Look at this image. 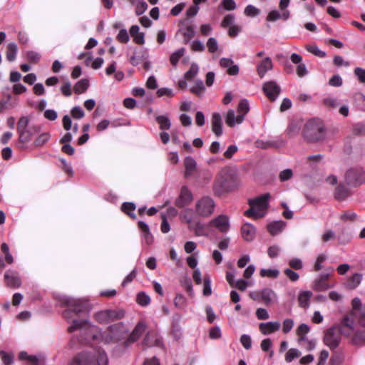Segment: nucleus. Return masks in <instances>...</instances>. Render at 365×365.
<instances>
[{
	"mask_svg": "<svg viewBox=\"0 0 365 365\" xmlns=\"http://www.w3.org/2000/svg\"><path fill=\"white\" fill-rule=\"evenodd\" d=\"M62 306L68 307L63 316L72 324L68 328L69 332L80 331L79 341L84 344H97L100 339L107 344L116 343L127 336V329L122 323L110 326L101 334L97 327L91 325L83 317L88 312V305L86 299H76L68 296L60 297Z\"/></svg>",
	"mask_w": 365,
	"mask_h": 365,
	"instance_id": "nucleus-1",
	"label": "nucleus"
},
{
	"mask_svg": "<svg viewBox=\"0 0 365 365\" xmlns=\"http://www.w3.org/2000/svg\"><path fill=\"white\" fill-rule=\"evenodd\" d=\"M240 342L245 349H250L252 346L251 337L247 334H242L240 337Z\"/></svg>",
	"mask_w": 365,
	"mask_h": 365,
	"instance_id": "nucleus-60",
	"label": "nucleus"
},
{
	"mask_svg": "<svg viewBox=\"0 0 365 365\" xmlns=\"http://www.w3.org/2000/svg\"><path fill=\"white\" fill-rule=\"evenodd\" d=\"M215 202L214 200L208 196L199 199L195 204V212L197 215L202 217H208L215 210Z\"/></svg>",
	"mask_w": 365,
	"mask_h": 365,
	"instance_id": "nucleus-5",
	"label": "nucleus"
},
{
	"mask_svg": "<svg viewBox=\"0 0 365 365\" xmlns=\"http://www.w3.org/2000/svg\"><path fill=\"white\" fill-rule=\"evenodd\" d=\"M235 17L234 14H227L226 15L222 21L221 22V26L223 28L230 27L233 24V22L235 21Z\"/></svg>",
	"mask_w": 365,
	"mask_h": 365,
	"instance_id": "nucleus-55",
	"label": "nucleus"
},
{
	"mask_svg": "<svg viewBox=\"0 0 365 365\" xmlns=\"http://www.w3.org/2000/svg\"><path fill=\"white\" fill-rule=\"evenodd\" d=\"M212 130L217 136L222 134V122L220 113H214L212 115Z\"/></svg>",
	"mask_w": 365,
	"mask_h": 365,
	"instance_id": "nucleus-22",
	"label": "nucleus"
},
{
	"mask_svg": "<svg viewBox=\"0 0 365 365\" xmlns=\"http://www.w3.org/2000/svg\"><path fill=\"white\" fill-rule=\"evenodd\" d=\"M192 194L187 187L183 186L181 188L180 195L175 201L176 206L183 207L191 203L192 201Z\"/></svg>",
	"mask_w": 365,
	"mask_h": 365,
	"instance_id": "nucleus-13",
	"label": "nucleus"
},
{
	"mask_svg": "<svg viewBox=\"0 0 365 365\" xmlns=\"http://www.w3.org/2000/svg\"><path fill=\"white\" fill-rule=\"evenodd\" d=\"M18 52V47L15 43H9L7 46L6 50V59L12 62L16 59V55Z\"/></svg>",
	"mask_w": 365,
	"mask_h": 365,
	"instance_id": "nucleus-31",
	"label": "nucleus"
},
{
	"mask_svg": "<svg viewBox=\"0 0 365 365\" xmlns=\"http://www.w3.org/2000/svg\"><path fill=\"white\" fill-rule=\"evenodd\" d=\"M137 302L143 306L145 307L150 302V297L144 292H140L137 295Z\"/></svg>",
	"mask_w": 365,
	"mask_h": 365,
	"instance_id": "nucleus-45",
	"label": "nucleus"
},
{
	"mask_svg": "<svg viewBox=\"0 0 365 365\" xmlns=\"http://www.w3.org/2000/svg\"><path fill=\"white\" fill-rule=\"evenodd\" d=\"M50 139V134L48 133H43L41 134L35 140L34 144L36 146H42Z\"/></svg>",
	"mask_w": 365,
	"mask_h": 365,
	"instance_id": "nucleus-52",
	"label": "nucleus"
},
{
	"mask_svg": "<svg viewBox=\"0 0 365 365\" xmlns=\"http://www.w3.org/2000/svg\"><path fill=\"white\" fill-rule=\"evenodd\" d=\"M244 118L242 115L237 113L236 115L235 110L232 109L229 110L225 115V123L230 128H233L237 124H241Z\"/></svg>",
	"mask_w": 365,
	"mask_h": 365,
	"instance_id": "nucleus-16",
	"label": "nucleus"
},
{
	"mask_svg": "<svg viewBox=\"0 0 365 365\" xmlns=\"http://www.w3.org/2000/svg\"><path fill=\"white\" fill-rule=\"evenodd\" d=\"M185 176L188 178L192 176L197 168V163L191 156H187L184 159Z\"/></svg>",
	"mask_w": 365,
	"mask_h": 365,
	"instance_id": "nucleus-19",
	"label": "nucleus"
},
{
	"mask_svg": "<svg viewBox=\"0 0 365 365\" xmlns=\"http://www.w3.org/2000/svg\"><path fill=\"white\" fill-rule=\"evenodd\" d=\"M301 356V352L294 348H292L287 351L285 354V361L288 363L292 361L294 359L299 358Z\"/></svg>",
	"mask_w": 365,
	"mask_h": 365,
	"instance_id": "nucleus-41",
	"label": "nucleus"
},
{
	"mask_svg": "<svg viewBox=\"0 0 365 365\" xmlns=\"http://www.w3.org/2000/svg\"><path fill=\"white\" fill-rule=\"evenodd\" d=\"M263 91L270 101H274L279 96L281 89L274 81H268L264 83Z\"/></svg>",
	"mask_w": 365,
	"mask_h": 365,
	"instance_id": "nucleus-12",
	"label": "nucleus"
},
{
	"mask_svg": "<svg viewBox=\"0 0 365 365\" xmlns=\"http://www.w3.org/2000/svg\"><path fill=\"white\" fill-rule=\"evenodd\" d=\"M312 297V292L310 291L300 292L298 297L299 306L303 308H307L309 306V301Z\"/></svg>",
	"mask_w": 365,
	"mask_h": 365,
	"instance_id": "nucleus-27",
	"label": "nucleus"
},
{
	"mask_svg": "<svg viewBox=\"0 0 365 365\" xmlns=\"http://www.w3.org/2000/svg\"><path fill=\"white\" fill-rule=\"evenodd\" d=\"M199 67L198 66L193 63L191 64L190 69L185 73V78L187 80L192 79L198 73Z\"/></svg>",
	"mask_w": 365,
	"mask_h": 365,
	"instance_id": "nucleus-50",
	"label": "nucleus"
},
{
	"mask_svg": "<svg viewBox=\"0 0 365 365\" xmlns=\"http://www.w3.org/2000/svg\"><path fill=\"white\" fill-rule=\"evenodd\" d=\"M356 316L354 312H351L343 317L338 329L344 336L351 339V336L354 334Z\"/></svg>",
	"mask_w": 365,
	"mask_h": 365,
	"instance_id": "nucleus-9",
	"label": "nucleus"
},
{
	"mask_svg": "<svg viewBox=\"0 0 365 365\" xmlns=\"http://www.w3.org/2000/svg\"><path fill=\"white\" fill-rule=\"evenodd\" d=\"M146 326L145 323L140 322L137 324L133 331L128 336L127 340L125 342L126 346L130 345V344L136 341L139 337L143 334L145 331Z\"/></svg>",
	"mask_w": 365,
	"mask_h": 365,
	"instance_id": "nucleus-15",
	"label": "nucleus"
},
{
	"mask_svg": "<svg viewBox=\"0 0 365 365\" xmlns=\"http://www.w3.org/2000/svg\"><path fill=\"white\" fill-rule=\"evenodd\" d=\"M356 315L360 325L365 327V304L359 310Z\"/></svg>",
	"mask_w": 365,
	"mask_h": 365,
	"instance_id": "nucleus-64",
	"label": "nucleus"
},
{
	"mask_svg": "<svg viewBox=\"0 0 365 365\" xmlns=\"http://www.w3.org/2000/svg\"><path fill=\"white\" fill-rule=\"evenodd\" d=\"M148 9V4L145 1H141L138 2L135 7V14L137 16L143 14Z\"/></svg>",
	"mask_w": 365,
	"mask_h": 365,
	"instance_id": "nucleus-63",
	"label": "nucleus"
},
{
	"mask_svg": "<svg viewBox=\"0 0 365 365\" xmlns=\"http://www.w3.org/2000/svg\"><path fill=\"white\" fill-rule=\"evenodd\" d=\"M354 73L360 83H365V69L356 67L354 68Z\"/></svg>",
	"mask_w": 365,
	"mask_h": 365,
	"instance_id": "nucleus-58",
	"label": "nucleus"
},
{
	"mask_svg": "<svg viewBox=\"0 0 365 365\" xmlns=\"http://www.w3.org/2000/svg\"><path fill=\"white\" fill-rule=\"evenodd\" d=\"M286 227V222L282 220L274 221L267 225V230L271 235H277L282 232Z\"/></svg>",
	"mask_w": 365,
	"mask_h": 365,
	"instance_id": "nucleus-24",
	"label": "nucleus"
},
{
	"mask_svg": "<svg viewBox=\"0 0 365 365\" xmlns=\"http://www.w3.org/2000/svg\"><path fill=\"white\" fill-rule=\"evenodd\" d=\"M294 327V321L292 319H285L282 324V331L284 334L289 333Z\"/></svg>",
	"mask_w": 365,
	"mask_h": 365,
	"instance_id": "nucleus-57",
	"label": "nucleus"
},
{
	"mask_svg": "<svg viewBox=\"0 0 365 365\" xmlns=\"http://www.w3.org/2000/svg\"><path fill=\"white\" fill-rule=\"evenodd\" d=\"M344 180L347 185L359 187L365 183V171L361 167L351 168L346 170Z\"/></svg>",
	"mask_w": 365,
	"mask_h": 365,
	"instance_id": "nucleus-4",
	"label": "nucleus"
},
{
	"mask_svg": "<svg viewBox=\"0 0 365 365\" xmlns=\"http://www.w3.org/2000/svg\"><path fill=\"white\" fill-rule=\"evenodd\" d=\"M135 210V205L133 202H124L122 205V210L133 219H135L136 217L135 215L133 213Z\"/></svg>",
	"mask_w": 365,
	"mask_h": 365,
	"instance_id": "nucleus-39",
	"label": "nucleus"
},
{
	"mask_svg": "<svg viewBox=\"0 0 365 365\" xmlns=\"http://www.w3.org/2000/svg\"><path fill=\"white\" fill-rule=\"evenodd\" d=\"M289 16L290 14L289 11H284L281 14L277 10H272L268 14L267 20L268 21H275L279 19H283L284 21H286L289 18Z\"/></svg>",
	"mask_w": 365,
	"mask_h": 365,
	"instance_id": "nucleus-25",
	"label": "nucleus"
},
{
	"mask_svg": "<svg viewBox=\"0 0 365 365\" xmlns=\"http://www.w3.org/2000/svg\"><path fill=\"white\" fill-rule=\"evenodd\" d=\"M124 314L123 310L106 309L96 313L94 318L101 324H107L123 318Z\"/></svg>",
	"mask_w": 365,
	"mask_h": 365,
	"instance_id": "nucleus-7",
	"label": "nucleus"
},
{
	"mask_svg": "<svg viewBox=\"0 0 365 365\" xmlns=\"http://www.w3.org/2000/svg\"><path fill=\"white\" fill-rule=\"evenodd\" d=\"M269 194L266 193L255 199H250L248 203L250 209L245 212V215L254 219L263 217L269 206Z\"/></svg>",
	"mask_w": 365,
	"mask_h": 365,
	"instance_id": "nucleus-3",
	"label": "nucleus"
},
{
	"mask_svg": "<svg viewBox=\"0 0 365 365\" xmlns=\"http://www.w3.org/2000/svg\"><path fill=\"white\" fill-rule=\"evenodd\" d=\"M341 335V333L338 327H331L325 332L324 342L330 349H335L340 343Z\"/></svg>",
	"mask_w": 365,
	"mask_h": 365,
	"instance_id": "nucleus-10",
	"label": "nucleus"
},
{
	"mask_svg": "<svg viewBox=\"0 0 365 365\" xmlns=\"http://www.w3.org/2000/svg\"><path fill=\"white\" fill-rule=\"evenodd\" d=\"M260 14V10L252 5H248L245 9V14L247 16L255 17Z\"/></svg>",
	"mask_w": 365,
	"mask_h": 365,
	"instance_id": "nucleus-48",
	"label": "nucleus"
},
{
	"mask_svg": "<svg viewBox=\"0 0 365 365\" xmlns=\"http://www.w3.org/2000/svg\"><path fill=\"white\" fill-rule=\"evenodd\" d=\"M117 40L121 43H127L128 42L130 38L126 29L120 30L118 34L116 37Z\"/></svg>",
	"mask_w": 365,
	"mask_h": 365,
	"instance_id": "nucleus-61",
	"label": "nucleus"
},
{
	"mask_svg": "<svg viewBox=\"0 0 365 365\" xmlns=\"http://www.w3.org/2000/svg\"><path fill=\"white\" fill-rule=\"evenodd\" d=\"M220 65L222 68H227V73L230 76H236L239 73V67L234 64L231 58H222L220 61Z\"/></svg>",
	"mask_w": 365,
	"mask_h": 365,
	"instance_id": "nucleus-20",
	"label": "nucleus"
},
{
	"mask_svg": "<svg viewBox=\"0 0 365 365\" xmlns=\"http://www.w3.org/2000/svg\"><path fill=\"white\" fill-rule=\"evenodd\" d=\"M4 279L7 286L13 288H18L21 286V282L17 274L12 271L6 272Z\"/></svg>",
	"mask_w": 365,
	"mask_h": 365,
	"instance_id": "nucleus-21",
	"label": "nucleus"
},
{
	"mask_svg": "<svg viewBox=\"0 0 365 365\" xmlns=\"http://www.w3.org/2000/svg\"><path fill=\"white\" fill-rule=\"evenodd\" d=\"M280 323L278 322H269L260 323L259 328L262 334L268 335L278 331L280 329Z\"/></svg>",
	"mask_w": 365,
	"mask_h": 365,
	"instance_id": "nucleus-18",
	"label": "nucleus"
},
{
	"mask_svg": "<svg viewBox=\"0 0 365 365\" xmlns=\"http://www.w3.org/2000/svg\"><path fill=\"white\" fill-rule=\"evenodd\" d=\"M157 123L160 125L161 130H168L170 128L171 123L170 119L165 115H158L155 118Z\"/></svg>",
	"mask_w": 365,
	"mask_h": 365,
	"instance_id": "nucleus-35",
	"label": "nucleus"
},
{
	"mask_svg": "<svg viewBox=\"0 0 365 365\" xmlns=\"http://www.w3.org/2000/svg\"><path fill=\"white\" fill-rule=\"evenodd\" d=\"M205 90V86L201 80L195 82V84L191 88L190 91L197 95L201 94Z\"/></svg>",
	"mask_w": 365,
	"mask_h": 365,
	"instance_id": "nucleus-54",
	"label": "nucleus"
},
{
	"mask_svg": "<svg viewBox=\"0 0 365 365\" xmlns=\"http://www.w3.org/2000/svg\"><path fill=\"white\" fill-rule=\"evenodd\" d=\"M250 110V105L249 102L247 99H242L240 101L237 106V113L239 115H242L243 118Z\"/></svg>",
	"mask_w": 365,
	"mask_h": 365,
	"instance_id": "nucleus-33",
	"label": "nucleus"
},
{
	"mask_svg": "<svg viewBox=\"0 0 365 365\" xmlns=\"http://www.w3.org/2000/svg\"><path fill=\"white\" fill-rule=\"evenodd\" d=\"M187 304L186 298L182 294H177L174 299V305L178 309H183Z\"/></svg>",
	"mask_w": 365,
	"mask_h": 365,
	"instance_id": "nucleus-44",
	"label": "nucleus"
},
{
	"mask_svg": "<svg viewBox=\"0 0 365 365\" xmlns=\"http://www.w3.org/2000/svg\"><path fill=\"white\" fill-rule=\"evenodd\" d=\"M249 296L255 301L263 302L267 306L274 304L277 299L276 293L272 289L267 287L261 290L250 292Z\"/></svg>",
	"mask_w": 365,
	"mask_h": 365,
	"instance_id": "nucleus-6",
	"label": "nucleus"
},
{
	"mask_svg": "<svg viewBox=\"0 0 365 365\" xmlns=\"http://www.w3.org/2000/svg\"><path fill=\"white\" fill-rule=\"evenodd\" d=\"M304 135L308 141L316 142L320 140L324 135L323 127L314 122H309L305 125Z\"/></svg>",
	"mask_w": 365,
	"mask_h": 365,
	"instance_id": "nucleus-8",
	"label": "nucleus"
},
{
	"mask_svg": "<svg viewBox=\"0 0 365 365\" xmlns=\"http://www.w3.org/2000/svg\"><path fill=\"white\" fill-rule=\"evenodd\" d=\"M279 272L277 269H262L260 270V275L262 277L277 278Z\"/></svg>",
	"mask_w": 365,
	"mask_h": 365,
	"instance_id": "nucleus-42",
	"label": "nucleus"
},
{
	"mask_svg": "<svg viewBox=\"0 0 365 365\" xmlns=\"http://www.w3.org/2000/svg\"><path fill=\"white\" fill-rule=\"evenodd\" d=\"M180 33L183 37V43L187 44L195 36V31L192 26H187L185 29H180L177 34Z\"/></svg>",
	"mask_w": 365,
	"mask_h": 365,
	"instance_id": "nucleus-26",
	"label": "nucleus"
},
{
	"mask_svg": "<svg viewBox=\"0 0 365 365\" xmlns=\"http://www.w3.org/2000/svg\"><path fill=\"white\" fill-rule=\"evenodd\" d=\"M242 236L246 241H252L255 237L256 229L250 223H245L241 228Z\"/></svg>",
	"mask_w": 365,
	"mask_h": 365,
	"instance_id": "nucleus-23",
	"label": "nucleus"
},
{
	"mask_svg": "<svg viewBox=\"0 0 365 365\" xmlns=\"http://www.w3.org/2000/svg\"><path fill=\"white\" fill-rule=\"evenodd\" d=\"M351 341L356 346H363L365 344V330L355 331L354 334L351 336Z\"/></svg>",
	"mask_w": 365,
	"mask_h": 365,
	"instance_id": "nucleus-29",
	"label": "nucleus"
},
{
	"mask_svg": "<svg viewBox=\"0 0 365 365\" xmlns=\"http://www.w3.org/2000/svg\"><path fill=\"white\" fill-rule=\"evenodd\" d=\"M362 275L359 273H355L347 281L346 287L350 289H356L361 283Z\"/></svg>",
	"mask_w": 365,
	"mask_h": 365,
	"instance_id": "nucleus-32",
	"label": "nucleus"
},
{
	"mask_svg": "<svg viewBox=\"0 0 365 365\" xmlns=\"http://www.w3.org/2000/svg\"><path fill=\"white\" fill-rule=\"evenodd\" d=\"M191 48L195 52H202L205 47L202 42L199 40H195L191 43Z\"/></svg>",
	"mask_w": 365,
	"mask_h": 365,
	"instance_id": "nucleus-59",
	"label": "nucleus"
},
{
	"mask_svg": "<svg viewBox=\"0 0 365 365\" xmlns=\"http://www.w3.org/2000/svg\"><path fill=\"white\" fill-rule=\"evenodd\" d=\"M143 344L148 346H162V338L155 331H148L143 339Z\"/></svg>",
	"mask_w": 365,
	"mask_h": 365,
	"instance_id": "nucleus-14",
	"label": "nucleus"
},
{
	"mask_svg": "<svg viewBox=\"0 0 365 365\" xmlns=\"http://www.w3.org/2000/svg\"><path fill=\"white\" fill-rule=\"evenodd\" d=\"M313 288L317 291H324L329 288V284L320 279H317L314 282Z\"/></svg>",
	"mask_w": 365,
	"mask_h": 365,
	"instance_id": "nucleus-49",
	"label": "nucleus"
},
{
	"mask_svg": "<svg viewBox=\"0 0 365 365\" xmlns=\"http://www.w3.org/2000/svg\"><path fill=\"white\" fill-rule=\"evenodd\" d=\"M108 358L105 351L93 349L75 355L67 365H108Z\"/></svg>",
	"mask_w": 365,
	"mask_h": 365,
	"instance_id": "nucleus-2",
	"label": "nucleus"
},
{
	"mask_svg": "<svg viewBox=\"0 0 365 365\" xmlns=\"http://www.w3.org/2000/svg\"><path fill=\"white\" fill-rule=\"evenodd\" d=\"M307 50L312 53V54L323 58L326 56V53L324 51H321L317 46L315 45H309L306 46Z\"/></svg>",
	"mask_w": 365,
	"mask_h": 365,
	"instance_id": "nucleus-51",
	"label": "nucleus"
},
{
	"mask_svg": "<svg viewBox=\"0 0 365 365\" xmlns=\"http://www.w3.org/2000/svg\"><path fill=\"white\" fill-rule=\"evenodd\" d=\"M297 344L306 351H309L315 349L317 341L314 339H309L307 336H304V340L300 341V338L297 339Z\"/></svg>",
	"mask_w": 365,
	"mask_h": 365,
	"instance_id": "nucleus-28",
	"label": "nucleus"
},
{
	"mask_svg": "<svg viewBox=\"0 0 365 365\" xmlns=\"http://www.w3.org/2000/svg\"><path fill=\"white\" fill-rule=\"evenodd\" d=\"M89 86V82L87 79H81L74 86V91L76 93H84Z\"/></svg>",
	"mask_w": 365,
	"mask_h": 365,
	"instance_id": "nucleus-34",
	"label": "nucleus"
},
{
	"mask_svg": "<svg viewBox=\"0 0 365 365\" xmlns=\"http://www.w3.org/2000/svg\"><path fill=\"white\" fill-rule=\"evenodd\" d=\"M29 122V119L28 117H26V116L21 117L17 123V131L27 130Z\"/></svg>",
	"mask_w": 365,
	"mask_h": 365,
	"instance_id": "nucleus-56",
	"label": "nucleus"
},
{
	"mask_svg": "<svg viewBox=\"0 0 365 365\" xmlns=\"http://www.w3.org/2000/svg\"><path fill=\"white\" fill-rule=\"evenodd\" d=\"M310 329L309 327L302 323L296 329V334L298 338H300V341L304 340V336L309 333Z\"/></svg>",
	"mask_w": 365,
	"mask_h": 365,
	"instance_id": "nucleus-37",
	"label": "nucleus"
},
{
	"mask_svg": "<svg viewBox=\"0 0 365 365\" xmlns=\"http://www.w3.org/2000/svg\"><path fill=\"white\" fill-rule=\"evenodd\" d=\"M350 194V191L349 188L345 187L343 185H339L338 187H336L334 195L335 197L339 200H343L346 199Z\"/></svg>",
	"mask_w": 365,
	"mask_h": 365,
	"instance_id": "nucleus-30",
	"label": "nucleus"
},
{
	"mask_svg": "<svg viewBox=\"0 0 365 365\" xmlns=\"http://www.w3.org/2000/svg\"><path fill=\"white\" fill-rule=\"evenodd\" d=\"M354 100L357 108L361 110H365V95L362 93H356L354 95Z\"/></svg>",
	"mask_w": 365,
	"mask_h": 365,
	"instance_id": "nucleus-43",
	"label": "nucleus"
},
{
	"mask_svg": "<svg viewBox=\"0 0 365 365\" xmlns=\"http://www.w3.org/2000/svg\"><path fill=\"white\" fill-rule=\"evenodd\" d=\"M0 356L4 365H11L14 362V355L4 350L0 351Z\"/></svg>",
	"mask_w": 365,
	"mask_h": 365,
	"instance_id": "nucleus-40",
	"label": "nucleus"
},
{
	"mask_svg": "<svg viewBox=\"0 0 365 365\" xmlns=\"http://www.w3.org/2000/svg\"><path fill=\"white\" fill-rule=\"evenodd\" d=\"M212 294L211 289V279L209 276H206L203 280V294L205 296H210Z\"/></svg>",
	"mask_w": 365,
	"mask_h": 365,
	"instance_id": "nucleus-47",
	"label": "nucleus"
},
{
	"mask_svg": "<svg viewBox=\"0 0 365 365\" xmlns=\"http://www.w3.org/2000/svg\"><path fill=\"white\" fill-rule=\"evenodd\" d=\"M273 64L272 59L269 57H267L257 65V72L259 76L262 78L265 76L268 71L272 69Z\"/></svg>",
	"mask_w": 365,
	"mask_h": 365,
	"instance_id": "nucleus-17",
	"label": "nucleus"
},
{
	"mask_svg": "<svg viewBox=\"0 0 365 365\" xmlns=\"http://www.w3.org/2000/svg\"><path fill=\"white\" fill-rule=\"evenodd\" d=\"M326 106L335 108L339 106V101L335 98H327L324 100Z\"/></svg>",
	"mask_w": 365,
	"mask_h": 365,
	"instance_id": "nucleus-62",
	"label": "nucleus"
},
{
	"mask_svg": "<svg viewBox=\"0 0 365 365\" xmlns=\"http://www.w3.org/2000/svg\"><path fill=\"white\" fill-rule=\"evenodd\" d=\"M26 58L31 63H36L39 61L41 55L34 51H29L26 53Z\"/></svg>",
	"mask_w": 365,
	"mask_h": 365,
	"instance_id": "nucleus-53",
	"label": "nucleus"
},
{
	"mask_svg": "<svg viewBox=\"0 0 365 365\" xmlns=\"http://www.w3.org/2000/svg\"><path fill=\"white\" fill-rule=\"evenodd\" d=\"M185 51L184 48H180L170 55V61L173 66H175L178 64L180 58L184 56Z\"/></svg>",
	"mask_w": 365,
	"mask_h": 365,
	"instance_id": "nucleus-38",
	"label": "nucleus"
},
{
	"mask_svg": "<svg viewBox=\"0 0 365 365\" xmlns=\"http://www.w3.org/2000/svg\"><path fill=\"white\" fill-rule=\"evenodd\" d=\"M209 226L215 227L218 231L226 233L230 230V220L225 215H220L209 222Z\"/></svg>",
	"mask_w": 365,
	"mask_h": 365,
	"instance_id": "nucleus-11",
	"label": "nucleus"
},
{
	"mask_svg": "<svg viewBox=\"0 0 365 365\" xmlns=\"http://www.w3.org/2000/svg\"><path fill=\"white\" fill-rule=\"evenodd\" d=\"M206 46L207 47L208 51L212 53L216 52L218 49V43L216 38L213 37L208 38Z\"/></svg>",
	"mask_w": 365,
	"mask_h": 365,
	"instance_id": "nucleus-46",
	"label": "nucleus"
},
{
	"mask_svg": "<svg viewBox=\"0 0 365 365\" xmlns=\"http://www.w3.org/2000/svg\"><path fill=\"white\" fill-rule=\"evenodd\" d=\"M18 133L19 135V143L26 144L31 140V136H32V133L29 129L24 130H18Z\"/></svg>",
	"mask_w": 365,
	"mask_h": 365,
	"instance_id": "nucleus-36",
	"label": "nucleus"
}]
</instances>
